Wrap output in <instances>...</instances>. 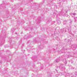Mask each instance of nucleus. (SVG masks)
Listing matches in <instances>:
<instances>
[{"instance_id":"nucleus-1","label":"nucleus","mask_w":77,"mask_h":77,"mask_svg":"<svg viewBox=\"0 0 77 77\" xmlns=\"http://www.w3.org/2000/svg\"><path fill=\"white\" fill-rule=\"evenodd\" d=\"M59 68L61 71H64L66 69L65 67L63 66V65L62 64H60L59 66Z\"/></svg>"},{"instance_id":"nucleus-2","label":"nucleus","mask_w":77,"mask_h":77,"mask_svg":"<svg viewBox=\"0 0 77 77\" xmlns=\"http://www.w3.org/2000/svg\"><path fill=\"white\" fill-rule=\"evenodd\" d=\"M63 32H66V28H64L63 29H61L59 31V32L61 33H62Z\"/></svg>"},{"instance_id":"nucleus-3","label":"nucleus","mask_w":77,"mask_h":77,"mask_svg":"<svg viewBox=\"0 0 77 77\" xmlns=\"http://www.w3.org/2000/svg\"><path fill=\"white\" fill-rule=\"evenodd\" d=\"M76 47H77V45H72L71 46V48H72V50H75L76 49Z\"/></svg>"},{"instance_id":"nucleus-4","label":"nucleus","mask_w":77,"mask_h":77,"mask_svg":"<svg viewBox=\"0 0 77 77\" xmlns=\"http://www.w3.org/2000/svg\"><path fill=\"white\" fill-rule=\"evenodd\" d=\"M68 32L70 34H71V26H70V27L68 28Z\"/></svg>"},{"instance_id":"nucleus-5","label":"nucleus","mask_w":77,"mask_h":77,"mask_svg":"<svg viewBox=\"0 0 77 77\" xmlns=\"http://www.w3.org/2000/svg\"><path fill=\"white\" fill-rule=\"evenodd\" d=\"M67 23V21L66 20H64L63 22V24H66Z\"/></svg>"},{"instance_id":"nucleus-6","label":"nucleus","mask_w":77,"mask_h":77,"mask_svg":"<svg viewBox=\"0 0 77 77\" xmlns=\"http://www.w3.org/2000/svg\"><path fill=\"white\" fill-rule=\"evenodd\" d=\"M58 24H61V21H60V18H58Z\"/></svg>"},{"instance_id":"nucleus-7","label":"nucleus","mask_w":77,"mask_h":77,"mask_svg":"<svg viewBox=\"0 0 77 77\" xmlns=\"http://www.w3.org/2000/svg\"><path fill=\"white\" fill-rule=\"evenodd\" d=\"M63 15V14H62V12H60V13H59V16H60V15Z\"/></svg>"},{"instance_id":"nucleus-8","label":"nucleus","mask_w":77,"mask_h":77,"mask_svg":"<svg viewBox=\"0 0 77 77\" xmlns=\"http://www.w3.org/2000/svg\"><path fill=\"white\" fill-rule=\"evenodd\" d=\"M69 20L70 21V24H71V23H72V21L70 19Z\"/></svg>"},{"instance_id":"nucleus-9","label":"nucleus","mask_w":77,"mask_h":77,"mask_svg":"<svg viewBox=\"0 0 77 77\" xmlns=\"http://www.w3.org/2000/svg\"><path fill=\"white\" fill-rule=\"evenodd\" d=\"M55 62H56L57 63V62H58V59H57L55 60Z\"/></svg>"},{"instance_id":"nucleus-10","label":"nucleus","mask_w":77,"mask_h":77,"mask_svg":"<svg viewBox=\"0 0 77 77\" xmlns=\"http://www.w3.org/2000/svg\"><path fill=\"white\" fill-rule=\"evenodd\" d=\"M72 14L73 15H76L77 14H76V13H72Z\"/></svg>"},{"instance_id":"nucleus-11","label":"nucleus","mask_w":77,"mask_h":77,"mask_svg":"<svg viewBox=\"0 0 77 77\" xmlns=\"http://www.w3.org/2000/svg\"><path fill=\"white\" fill-rule=\"evenodd\" d=\"M59 75H62V73L60 72V73H59Z\"/></svg>"},{"instance_id":"nucleus-12","label":"nucleus","mask_w":77,"mask_h":77,"mask_svg":"<svg viewBox=\"0 0 77 77\" xmlns=\"http://www.w3.org/2000/svg\"><path fill=\"white\" fill-rule=\"evenodd\" d=\"M75 75H77V72H76L75 73Z\"/></svg>"},{"instance_id":"nucleus-13","label":"nucleus","mask_w":77,"mask_h":77,"mask_svg":"<svg viewBox=\"0 0 77 77\" xmlns=\"http://www.w3.org/2000/svg\"><path fill=\"white\" fill-rule=\"evenodd\" d=\"M69 75V73H67V75Z\"/></svg>"},{"instance_id":"nucleus-14","label":"nucleus","mask_w":77,"mask_h":77,"mask_svg":"<svg viewBox=\"0 0 77 77\" xmlns=\"http://www.w3.org/2000/svg\"><path fill=\"white\" fill-rule=\"evenodd\" d=\"M64 40L65 41V40H66V39H64Z\"/></svg>"},{"instance_id":"nucleus-15","label":"nucleus","mask_w":77,"mask_h":77,"mask_svg":"<svg viewBox=\"0 0 77 77\" xmlns=\"http://www.w3.org/2000/svg\"><path fill=\"white\" fill-rule=\"evenodd\" d=\"M66 13H67V11H66Z\"/></svg>"},{"instance_id":"nucleus-16","label":"nucleus","mask_w":77,"mask_h":77,"mask_svg":"<svg viewBox=\"0 0 77 77\" xmlns=\"http://www.w3.org/2000/svg\"><path fill=\"white\" fill-rule=\"evenodd\" d=\"M59 0V1H60V0Z\"/></svg>"},{"instance_id":"nucleus-17","label":"nucleus","mask_w":77,"mask_h":77,"mask_svg":"<svg viewBox=\"0 0 77 77\" xmlns=\"http://www.w3.org/2000/svg\"><path fill=\"white\" fill-rule=\"evenodd\" d=\"M72 17H74V16H72Z\"/></svg>"},{"instance_id":"nucleus-18","label":"nucleus","mask_w":77,"mask_h":77,"mask_svg":"<svg viewBox=\"0 0 77 77\" xmlns=\"http://www.w3.org/2000/svg\"><path fill=\"white\" fill-rule=\"evenodd\" d=\"M69 57H68V58H69Z\"/></svg>"}]
</instances>
